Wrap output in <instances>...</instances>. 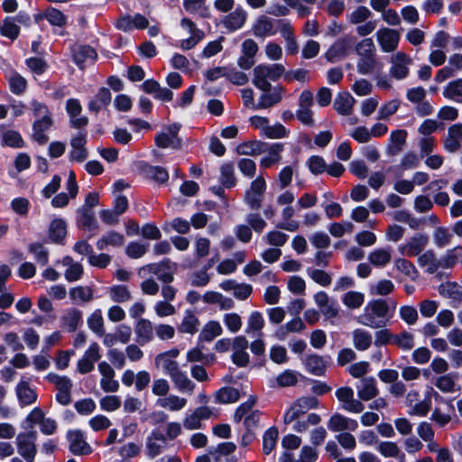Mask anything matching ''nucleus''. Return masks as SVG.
<instances>
[{
	"label": "nucleus",
	"instance_id": "nucleus-1",
	"mask_svg": "<svg viewBox=\"0 0 462 462\" xmlns=\"http://www.w3.org/2000/svg\"><path fill=\"white\" fill-rule=\"evenodd\" d=\"M389 312V306L385 300H373L365 305L363 313L356 318V320L359 324L371 328H382L391 319Z\"/></svg>",
	"mask_w": 462,
	"mask_h": 462
},
{
	"label": "nucleus",
	"instance_id": "nucleus-2",
	"mask_svg": "<svg viewBox=\"0 0 462 462\" xmlns=\"http://www.w3.org/2000/svg\"><path fill=\"white\" fill-rule=\"evenodd\" d=\"M147 268L165 285L170 284L174 280V273L177 272L178 264L170 258H163L159 263H149Z\"/></svg>",
	"mask_w": 462,
	"mask_h": 462
},
{
	"label": "nucleus",
	"instance_id": "nucleus-3",
	"mask_svg": "<svg viewBox=\"0 0 462 462\" xmlns=\"http://www.w3.org/2000/svg\"><path fill=\"white\" fill-rule=\"evenodd\" d=\"M71 60L79 69L85 68V62L89 60L92 63L97 60V51L88 44H75L70 48Z\"/></svg>",
	"mask_w": 462,
	"mask_h": 462
},
{
	"label": "nucleus",
	"instance_id": "nucleus-4",
	"mask_svg": "<svg viewBox=\"0 0 462 462\" xmlns=\"http://www.w3.org/2000/svg\"><path fill=\"white\" fill-rule=\"evenodd\" d=\"M69 442V449L75 456L89 455L92 453V448L84 439V434L80 430H68L66 434Z\"/></svg>",
	"mask_w": 462,
	"mask_h": 462
},
{
	"label": "nucleus",
	"instance_id": "nucleus-5",
	"mask_svg": "<svg viewBox=\"0 0 462 462\" xmlns=\"http://www.w3.org/2000/svg\"><path fill=\"white\" fill-rule=\"evenodd\" d=\"M375 37L383 52L394 51L400 42V33L397 31L387 27L380 28L375 32Z\"/></svg>",
	"mask_w": 462,
	"mask_h": 462
},
{
	"label": "nucleus",
	"instance_id": "nucleus-6",
	"mask_svg": "<svg viewBox=\"0 0 462 462\" xmlns=\"http://www.w3.org/2000/svg\"><path fill=\"white\" fill-rule=\"evenodd\" d=\"M428 243L429 239L425 235L417 234L405 244L399 245L398 251L402 255L408 257L420 255Z\"/></svg>",
	"mask_w": 462,
	"mask_h": 462
},
{
	"label": "nucleus",
	"instance_id": "nucleus-7",
	"mask_svg": "<svg viewBox=\"0 0 462 462\" xmlns=\"http://www.w3.org/2000/svg\"><path fill=\"white\" fill-rule=\"evenodd\" d=\"M390 74L396 79H403L409 74L411 59L404 52H396L391 57Z\"/></svg>",
	"mask_w": 462,
	"mask_h": 462
},
{
	"label": "nucleus",
	"instance_id": "nucleus-8",
	"mask_svg": "<svg viewBox=\"0 0 462 462\" xmlns=\"http://www.w3.org/2000/svg\"><path fill=\"white\" fill-rule=\"evenodd\" d=\"M353 43V40L350 37L338 39L326 52L327 60L330 62L343 60L351 51Z\"/></svg>",
	"mask_w": 462,
	"mask_h": 462
},
{
	"label": "nucleus",
	"instance_id": "nucleus-9",
	"mask_svg": "<svg viewBox=\"0 0 462 462\" xmlns=\"http://www.w3.org/2000/svg\"><path fill=\"white\" fill-rule=\"evenodd\" d=\"M462 144V124H454L448 127L443 140L444 149L449 152L458 151Z\"/></svg>",
	"mask_w": 462,
	"mask_h": 462
},
{
	"label": "nucleus",
	"instance_id": "nucleus-10",
	"mask_svg": "<svg viewBox=\"0 0 462 462\" xmlns=\"http://www.w3.org/2000/svg\"><path fill=\"white\" fill-rule=\"evenodd\" d=\"M112 94L108 88L101 87L97 94L88 101V109L89 112L97 115L102 109H106L111 103Z\"/></svg>",
	"mask_w": 462,
	"mask_h": 462
},
{
	"label": "nucleus",
	"instance_id": "nucleus-11",
	"mask_svg": "<svg viewBox=\"0 0 462 462\" xmlns=\"http://www.w3.org/2000/svg\"><path fill=\"white\" fill-rule=\"evenodd\" d=\"M67 223L63 218H54L48 228L49 240L56 245H64L67 236Z\"/></svg>",
	"mask_w": 462,
	"mask_h": 462
},
{
	"label": "nucleus",
	"instance_id": "nucleus-12",
	"mask_svg": "<svg viewBox=\"0 0 462 462\" xmlns=\"http://www.w3.org/2000/svg\"><path fill=\"white\" fill-rule=\"evenodd\" d=\"M53 125L52 117L49 115H43L41 119H37L32 124V138L40 145H44L48 143L49 137L44 134V131L49 130Z\"/></svg>",
	"mask_w": 462,
	"mask_h": 462
},
{
	"label": "nucleus",
	"instance_id": "nucleus-13",
	"mask_svg": "<svg viewBox=\"0 0 462 462\" xmlns=\"http://www.w3.org/2000/svg\"><path fill=\"white\" fill-rule=\"evenodd\" d=\"M246 20L247 12L239 5L223 19L222 23L228 31L235 32L241 29Z\"/></svg>",
	"mask_w": 462,
	"mask_h": 462
},
{
	"label": "nucleus",
	"instance_id": "nucleus-14",
	"mask_svg": "<svg viewBox=\"0 0 462 462\" xmlns=\"http://www.w3.org/2000/svg\"><path fill=\"white\" fill-rule=\"evenodd\" d=\"M76 214V222L79 228L88 231H95L98 228L94 210L79 208Z\"/></svg>",
	"mask_w": 462,
	"mask_h": 462
},
{
	"label": "nucleus",
	"instance_id": "nucleus-15",
	"mask_svg": "<svg viewBox=\"0 0 462 462\" xmlns=\"http://www.w3.org/2000/svg\"><path fill=\"white\" fill-rule=\"evenodd\" d=\"M140 170L147 178L160 185L165 184L169 180V172L162 166H153L143 162Z\"/></svg>",
	"mask_w": 462,
	"mask_h": 462
},
{
	"label": "nucleus",
	"instance_id": "nucleus-16",
	"mask_svg": "<svg viewBox=\"0 0 462 462\" xmlns=\"http://www.w3.org/2000/svg\"><path fill=\"white\" fill-rule=\"evenodd\" d=\"M328 428L332 431H355L358 428V422L354 419L336 413L329 419Z\"/></svg>",
	"mask_w": 462,
	"mask_h": 462
},
{
	"label": "nucleus",
	"instance_id": "nucleus-17",
	"mask_svg": "<svg viewBox=\"0 0 462 462\" xmlns=\"http://www.w3.org/2000/svg\"><path fill=\"white\" fill-rule=\"evenodd\" d=\"M283 91L284 88L282 86H277L273 88V92H263L254 109H265L278 104L282 99Z\"/></svg>",
	"mask_w": 462,
	"mask_h": 462
},
{
	"label": "nucleus",
	"instance_id": "nucleus-18",
	"mask_svg": "<svg viewBox=\"0 0 462 462\" xmlns=\"http://www.w3.org/2000/svg\"><path fill=\"white\" fill-rule=\"evenodd\" d=\"M275 19L272 20L265 15H260L253 25V32L256 37H264L274 35L277 32L275 30Z\"/></svg>",
	"mask_w": 462,
	"mask_h": 462
},
{
	"label": "nucleus",
	"instance_id": "nucleus-19",
	"mask_svg": "<svg viewBox=\"0 0 462 462\" xmlns=\"http://www.w3.org/2000/svg\"><path fill=\"white\" fill-rule=\"evenodd\" d=\"M357 395L362 401H370L377 396L378 389L374 377H365L356 386Z\"/></svg>",
	"mask_w": 462,
	"mask_h": 462
},
{
	"label": "nucleus",
	"instance_id": "nucleus-20",
	"mask_svg": "<svg viewBox=\"0 0 462 462\" xmlns=\"http://www.w3.org/2000/svg\"><path fill=\"white\" fill-rule=\"evenodd\" d=\"M15 391L21 407L31 405L37 400V393L30 388L26 381L19 382Z\"/></svg>",
	"mask_w": 462,
	"mask_h": 462
},
{
	"label": "nucleus",
	"instance_id": "nucleus-21",
	"mask_svg": "<svg viewBox=\"0 0 462 462\" xmlns=\"http://www.w3.org/2000/svg\"><path fill=\"white\" fill-rule=\"evenodd\" d=\"M322 314L326 319L331 320L338 314V304L335 300L328 297L326 293L319 291V314Z\"/></svg>",
	"mask_w": 462,
	"mask_h": 462
},
{
	"label": "nucleus",
	"instance_id": "nucleus-22",
	"mask_svg": "<svg viewBox=\"0 0 462 462\" xmlns=\"http://www.w3.org/2000/svg\"><path fill=\"white\" fill-rule=\"evenodd\" d=\"M136 341L144 346L153 339L152 324L147 319H140L135 326Z\"/></svg>",
	"mask_w": 462,
	"mask_h": 462
},
{
	"label": "nucleus",
	"instance_id": "nucleus-23",
	"mask_svg": "<svg viewBox=\"0 0 462 462\" xmlns=\"http://www.w3.org/2000/svg\"><path fill=\"white\" fill-rule=\"evenodd\" d=\"M407 135L406 130L398 129L392 131L388 139V152L393 155L399 153L406 143Z\"/></svg>",
	"mask_w": 462,
	"mask_h": 462
},
{
	"label": "nucleus",
	"instance_id": "nucleus-24",
	"mask_svg": "<svg viewBox=\"0 0 462 462\" xmlns=\"http://www.w3.org/2000/svg\"><path fill=\"white\" fill-rule=\"evenodd\" d=\"M392 260L391 251L388 248L379 247L368 254V261L370 264L376 268H383Z\"/></svg>",
	"mask_w": 462,
	"mask_h": 462
},
{
	"label": "nucleus",
	"instance_id": "nucleus-25",
	"mask_svg": "<svg viewBox=\"0 0 462 462\" xmlns=\"http://www.w3.org/2000/svg\"><path fill=\"white\" fill-rule=\"evenodd\" d=\"M241 397L239 390L231 386H223L215 393V402L220 404L236 402Z\"/></svg>",
	"mask_w": 462,
	"mask_h": 462
},
{
	"label": "nucleus",
	"instance_id": "nucleus-26",
	"mask_svg": "<svg viewBox=\"0 0 462 462\" xmlns=\"http://www.w3.org/2000/svg\"><path fill=\"white\" fill-rule=\"evenodd\" d=\"M418 264L429 273H436L440 267V260L432 250H428L418 257Z\"/></svg>",
	"mask_w": 462,
	"mask_h": 462
},
{
	"label": "nucleus",
	"instance_id": "nucleus-27",
	"mask_svg": "<svg viewBox=\"0 0 462 462\" xmlns=\"http://www.w3.org/2000/svg\"><path fill=\"white\" fill-rule=\"evenodd\" d=\"M355 102V98L349 93H339L334 101V107L341 115H349Z\"/></svg>",
	"mask_w": 462,
	"mask_h": 462
},
{
	"label": "nucleus",
	"instance_id": "nucleus-28",
	"mask_svg": "<svg viewBox=\"0 0 462 462\" xmlns=\"http://www.w3.org/2000/svg\"><path fill=\"white\" fill-rule=\"evenodd\" d=\"M223 332L221 325L218 321L211 320L208 321L202 328L199 335V341L200 342H210L215 337L220 336Z\"/></svg>",
	"mask_w": 462,
	"mask_h": 462
},
{
	"label": "nucleus",
	"instance_id": "nucleus-29",
	"mask_svg": "<svg viewBox=\"0 0 462 462\" xmlns=\"http://www.w3.org/2000/svg\"><path fill=\"white\" fill-rule=\"evenodd\" d=\"M373 342L372 334L365 329L356 328L353 331V344L359 351L368 349Z\"/></svg>",
	"mask_w": 462,
	"mask_h": 462
},
{
	"label": "nucleus",
	"instance_id": "nucleus-30",
	"mask_svg": "<svg viewBox=\"0 0 462 462\" xmlns=\"http://www.w3.org/2000/svg\"><path fill=\"white\" fill-rule=\"evenodd\" d=\"M80 322H82V312L76 308L69 309L68 312L61 317L62 326L67 327L69 332L76 331Z\"/></svg>",
	"mask_w": 462,
	"mask_h": 462
},
{
	"label": "nucleus",
	"instance_id": "nucleus-31",
	"mask_svg": "<svg viewBox=\"0 0 462 462\" xmlns=\"http://www.w3.org/2000/svg\"><path fill=\"white\" fill-rule=\"evenodd\" d=\"M444 97L462 103V79L449 82L443 89Z\"/></svg>",
	"mask_w": 462,
	"mask_h": 462
},
{
	"label": "nucleus",
	"instance_id": "nucleus-32",
	"mask_svg": "<svg viewBox=\"0 0 462 462\" xmlns=\"http://www.w3.org/2000/svg\"><path fill=\"white\" fill-rule=\"evenodd\" d=\"M46 20L53 27L64 28L68 23V16L60 9L48 6Z\"/></svg>",
	"mask_w": 462,
	"mask_h": 462
},
{
	"label": "nucleus",
	"instance_id": "nucleus-33",
	"mask_svg": "<svg viewBox=\"0 0 462 462\" xmlns=\"http://www.w3.org/2000/svg\"><path fill=\"white\" fill-rule=\"evenodd\" d=\"M279 436L278 429L272 426L267 429L263 435V452L269 455L276 447Z\"/></svg>",
	"mask_w": 462,
	"mask_h": 462
},
{
	"label": "nucleus",
	"instance_id": "nucleus-34",
	"mask_svg": "<svg viewBox=\"0 0 462 462\" xmlns=\"http://www.w3.org/2000/svg\"><path fill=\"white\" fill-rule=\"evenodd\" d=\"M234 171L232 162H226L220 167V181L226 189H231L236 185Z\"/></svg>",
	"mask_w": 462,
	"mask_h": 462
},
{
	"label": "nucleus",
	"instance_id": "nucleus-35",
	"mask_svg": "<svg viewBox=\"0 0 462 462\" xmlns=\"http://www.w3.org/2000/svg\"><path fill=\"white\" fill-rule=\"evenodd\" d=\"M21 29L18 24L15 23L13 16H6L3 20V25L1 27V35L14 41L19 37Z\"/></svg>",
	"mask_w": 462,
	"mask_h": 462
},
{
	"label": "nucleus",
	"instance_id": "nucleus-36",
	"mask_svg": "<svg viewBox=\"0 0 462 462\" xmlns=\"http://www.w3.org/2000/svg\"><path fill=\"white\" fill-rule=\"evenodd\" d=\"M17 451L27 461L32 462L37 453L35 443L16 438Z\"/></svg>",
	"mask_w": 462,
	"mask_h": 462
},
{
	"label": "nucleus",
	"instance_id": "nucleus-37",
	"mask_svg": "<svg viewBox=\"0 0 462 462\" xmlns=\"http://www.w3.org/2000/svg\"><path fill=\"white\" fill-rule=\"evenodd\" d=\"M199 321L191 310H186V315L183 318L181 324L178 330L181 333L195 334L198 331Z\"/></svg>",
	"mask_w": 462,
	"mask_h": 462
},
{
	"label": "nucleus",
	"instance_id": "nucleus-38",
	"mask_svg": "<svg viewBox=\"0 0 462 462\" xmlns=\"http://www.w3.org/2000/svg\"><path fill=\"white\" fill-rule=\"evenodd\" d=\"M376 449L385 458H396L402 453L397 443L393 441H382Z\"/></svg>",
	"mask_w": 462,
	"mask_h": 462
},
{
	"label": "nucleus",
	"instance_id": "nucleus-39",
	"mask_svg": "<svg viewBox=\"0 0 462 462\" xmlns=\"http://www.w3.org/2000/svg\"><path fill=\"white\" fill-rule=\"evenodd\" d=\"M2 144L11 148H23L25 143L18 131L7 130L3 134Z\"/></svg>",
	"mask_w": 462,
	"mask_h": 462
},
{
	"label": "nucleus",
	"instance_id": "nucleus-40",
	"mask_svg": "<svg viewBox=\"0 0 462 462\" xmlns=\"http://www.w3.org/2000/svg\"><path fill=\"white\" fill-rule=\"evenodd\" d=\"M29 253L34 255L36 262L41 265H46L49 262V252L43 246L42 244L39 242L31 243L28 245Z\"/></svg>",
	"mask_w": 462,
	"mask_h": 462
},
{
	"label": "nucleus",
	"instance_id": "nucleus-41",
	"mask_svg": "<svg viewBox=\"0 0 462 462\" xmlns=\"http://www.w3.org/2000/svg\"><path fill=\"white\" fill-rule=\"evenodd\" d=\"M257 68L262 69L264 74H267V78L272 81L278 80L285 73L284 66L280 63L259 64Z\"/></svg>",
	"mask_w": 462,
	"mask_h": 462
},
{
	"label": "nucleus",
	"instance_id": "nucleus-42",
	"mask_svg": "<svg viewBox=\"0 0 462 462\" xmlns=\"http://www.w3.org/2000/svg\"><path fill=\"white\" fill-rule=\"evenodd\" d=\"M439 293L454 301H462V290L457 283L448 282L439 287Z\"/></svg>",
	"mask_w": 462,
	"mask_h": 462
},
{
	"label": "nucleus",
	"instance_id": "nucleus-43",
	"mask_svg": "<svg viewBox=\"0 0 462 462\" xmlns=\"http://www.w3.org/2000/svg\"><path fill=\"white\" fill-rule=\"evenodd\" d=\"M45 415L41 407H34L22 422L23 429H32L35 424H41Z\"/></svg>",
	"mask_w": 462,
	"mask_h": 462
},
{
	"label": "nucleus",
	"instance_id": "nucleus-44",
	"mask_svg": "<svg viewBox=\"0 0 462 462\" xmlns=\"http://www.w3.org/2000/svg\"><path fill=\"white\" fill-rule=\"evenodd\" d=\"M267 79V74H264L262 69L257 68V66L254 68L253 84L255 88L263 92H270L273 88Z\"/></svg>",
	"mask_w": 462,
	"mask_h": 462
},
{
	"label": "nucleus",
	"instance_id": "nucleus-45",
	"mask_svg": "<svg viewBox=\"0 0 462 462\" xmlns=\"http://www.w3.org/2000/svg\"><path fill=\"white\" fill-rule=\"evenodd\" d=\"M435 386L445 393H452L457 390V383L450 374L439 376L435 381Z\"/></svg>",
	"mask_w": 462,
	"mask_h": 462
},
{
	"label": "nucleus",
	"instance_id": "nucleus-46",
	"mask_svg": "<svg viewBox=\"0 0 462 462\" xmlns=\"http://www.w3.org/2000/svg\"><path fill=\"white\" fill-rule=\"evenodd\" d=\"M343 303L350 309H358L365 301V295L362 292L350 291L344 294Z\"/></svg>",
	"mask_w": 462,
	"mask_h": 462
},
{
	"label": "nucleus",
	"instance_id": "nucleus-47",
	"mask_svg": "<svg viewBox=\"0 0 462 462\" xmlns=\"http://www.w3.org/2000/svg\"><path fill=\"white\" fill-rule=\"evenodd\" d=\"M88 328L97 336L101 337L105 334L103 318L99 310H95L88 318Z\"/></svg>",
	"mask_w": 462,
	"mask_h": 462
},
{
	"label": "nucleus",
	"instance_id": "nucleus-48",
	"mask_svg": "<svg viewBox=\"0 0 462 462\" xmlns=\"http://www.w3.org/2000/svg\"><path fill=\"white\" fill-rule=\"evenodd\" d=\"M461 253L462 247L460 246H457L450 250H448L440 259V267H453L457 263L458 258L461 256Z\"/></svg>",
	"mask_w": 462,
	"mask_h": 462
},
{
	"label": "nucleus",
	"instance_id": "nucleus-49",
	"mask_svg": "<svg viewBox=\"0 0 462 462\" xmlns=\"http://www.w3.org/2000/svg\"><path fill=\"white\" fill-rule=\"evenodd\" d=\"M257 402L256 395H250L246 402H242L235 411L234 420L238 423L243 417L246 415Z\"/></svg>",
	"mask_w": 462,
	"mask_h": 462
},
{
	"label": "nucleus",
	"instance_id": "nucleus-50",
	"mask_svg": "<svg viewBox=\"0 0 462 462\" xmlns=\"http://www.w3.org/2000/svg\"><path fill=\"white\" fill-rule=\"evenodd\" d=\"M110 297L113 301L122 303L131 299V293L126 285H113L110 288Z\"/></svg>",
	"mask_w": 462,
	"mask_h": 462
},
{
	"label": "nucleus",
	"instance_id": "nucleus-51",
	"mask_svg": "<svg viewBox=\"0 0 462 462\" xmlns=\"http://www.w3.org/2000/svg\"><path fill=\"white\" fill-rule=\"evenodd\" d=\"M393 344L404 351L411 350L414 346V336L410 332L402 331L394 336Z\"/></svg>",
	"mask_w": 462,
	"mask_h": 462
},
{
	"label": "nucleus",
	"instance_id": "nucleus-52",
	"mask_svg": "<svg viewBox=\"0 0 462 462\" xmlns=\"http://www.w3.org/2000/svg\"><path fill=\"white\" fill-rule=\"evenodd\" d=\"M27 88V81L26 79L20 75L19 73L15 72L9 79V88L10 91L14 95H22Z\"/></svg>",
	"mask_w": 462,
	"mask_h": 462
},
{
	"label": "nucleus",
	"instance_id": "nucleus-53",
	"mask_svg": "<svg viewBox=\"0 0 462 462\" xmlns=\"http://www.w3.org/2000/svg\"><path fill=\"white\" fill-rule=\"evenodd\" d=\"M394 289V284L390 280H380L375 284L371 285L370 287V293L372 295H388L390 294Z\"/></svg>",
	"mask_w": 462,
	"mask_h": 462
},
{
	"label": "nucleus",
	"instance_id": "nucleus-54",
	"mask_svg": "<svg viewBox=\"0 0 462 462\" xmlns=\"http://www.w3.org/2000/svg\"><path fill=\"white\" fill-rule=\"evenodd\" d=\"M372 16V12L366 6H358L348 14V20L353 24L365 22Z\"/></svg>",
	"mask_w": 462,
	"mask_h": 462
},
{
	"label": "nucleus",
	"instance_id": "nucleus-55",
	"mask_svg": "<svg viewBox=\"0 0 462 462\" xmlns=\"http://www.w3.org/2000/svg\"><path fill=\"white\" fill-rule=\"evenodd\" d=\"M31 203L26 198L17 197L11 201L12 210L21 217H26L29 213Z\"/></svg>",
	"mask_w": 462,
	"mask_h": 462
},
{
	"label": "nucleus",
	"instance_id": "nucleus-56",
	"mask_svg": "<svg viewBox=\"0 0 462 462\" xmlns=\"http://www.w3.org/2000/svg\"><path fill=\"white\" fill-rule=\"evenodd\" d=\"M356 51L359 57L374 56L375 46L372 38H365L356 46Z\"/></svg>",
	"mask_w": 462,
	"mask_h": 462
},
{
	"label": "nucleus",
	"instance_id": "nucleus-57",
	"mask_svg": "<svg viewBox=\"0 0 462 462\" xmlns=\"http://www.w3.org/2000/svg\"><path fill=\"white\" fill-rule=\"evenodd\" d=\"M290 132L286 129L284 125L280 123L275 124L274 125H265L263 127V134L267 138L270 139H279L287 136Z\"/></svg>",
	"mask_w": 462,
	"mask_h": 462
},
{
	"label": "nucleus",
	"instance_id": "nucleus-58",
	"mask_svg": "<svg viewBox=\"0 0 462 462\" xmlns=\"http://www.w3.org/2000/svg\"><path fill=\"white\" fill-rule=\"evenodd\" d=\"M394 267L409 277L415 278L417 276V270L413 263L404 258H397L394 261Z\"/></svg>",
	"mask_w": 462,
	"mask_h": 462
},
{
	"label": "nucleus",
	"instance_id": "nucleus-59",
	"mask_svg": "<svg viewBox=\"0 0 462 462\" xmlns=\"http://www.w3.org/2000/svg\"><path fill=\"white\" fill-rule=\"evenodd\" d=\"M226 40L224 36H219L217 40L209 42L202 51L203 58H210L219 53L223 50L222 42Z\"/></svg>",
	"mask_w": 462,
	"mask_h": 462
},
{
	"label": "nucleus",
	"instance_id": "nucleus-60",
	"mask_svg": "<svg viewBox=\"0 0 462 462\" xmlns=\"http://www.w3.org/2000/svg\"><path fill=\"white\" fill-rule=\"evenodd\" d=\"M25 64L37 75L43 74L48 69L46 60L40 57H30L25 60Z\"/></svg>",
	"mask_w": 462,
	"mask_h": 462
},
{
	"label": "nucleus",
	"instance_id": "nucleus-61",
	"mask_svg": "<svg viewBox=\"0 0 462 462\" xmlns=\"http://www.w3.org/2000/svg\"><path fill=\"white\" fill-rule=\"evenodd\" d=\"M452 234L445 227H438L433 234V240L438 247H444L450 244Z\"/></svg>",
	"mask_w": 462,
	"mask_h": 462
},
{
	"label": "nucleus",
	"instance_id": "nucleus-62",
	"mask_svg": "<svg viewBox=\"0 0 462 462\" xmlns=\"http://www.w3.org/2000/svg\"><path fill=\"white\" fill-rule=\"evenodd\" d=\"M158 402L162 407H167L169 405L171 411H179L186 405L187 401L176 395H170L166 399H159Z\"/></svg>",
	"mask_w": 462,
	"mask_h": 462
},
{
	"label": "nucleus",
	"instance_id": "nucleus-63",
	"mask_svg": "<svg viewBox=\"0 0 462 462\" xmlns=\"http://www.w3.org/2000/svg\"><path fill=\"white\" fill-rule=\"evenodd\" d=\"M401 319L408 325H414L419 318L418 311L413 306H402L399 310Z\"/></svg>",
	"mask_w": 462,
	"mask_h": 462
},
{
	"label": "nucleus",
	"instance_id": "nucleus-64",
	"mask_svg": "<svg viewBox=\"0 0 462 462\" xmlns=\"http://www.w3.org/2000/svg\"><path fill=\"white\" fill-rule=\"evenodd\" d=\"M99 403L103 411H114L120 408L121 399L117 395H106L100 400Z\"/></svg>",
	"mask_w": 462,
	"mask_h": 462
}]
</instances>
